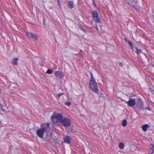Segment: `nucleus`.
<instances>
[{"instance_id":"23","label":"nucleus","mask_w":154,"mask_h":154,"mask_svg":"<svg viewBox=\"0 0 154 154\" xmlns=\"http://www.w3.org/2000/svg\"><path fill=\"white\" fill-rule=\"evenodd\" d=\"M63 94V93H60V94H58L57 95V96L58 97V98H59Z\"/></svg>"},{"instance_id":"5","label":"nucleus","mask_w":154,"mask_h":154,"mask_svg":"<svg viewBox=\"0 0 154 154\" xmlns=\"http://www.w3.org/2000/svg\"><path fill=\"white\" fill-rule=\"evenodd\" d=\"M61 123L62 125L66 127H69L71 124V122L70 119L68 118H65L62 119Z\"/></svg>"},{"instance_id":"11","label":"nucleus","mask_w":154,"mask_h":154,"mask_svg":"<svg viewBox=\"0 0 154 154\" xmlns=\"http://www.w3.org/2000/svg\"><path fill=\"white\" fill-rule=\"evenodd\" d=\"M71 137L69 136H67L65 138L64 141L65 143L68 144H70L71 143Z\"/></svg>"},{"instance_id":"2","label":"nucleus","mask_w":154,"mask_h":154,"mask_svg":"<svg viewBox=\"0 0 154 154\" xmlns=\"http://www.w3.org/2000/svg\"><path fill=\"white\" fill-rule=\"evenodd\" d=\"M90 73L91 78L89 82L90 88L95 93L98 94L99 91L97 84L95 81L92 74L91 73Z\"/></svg>"},{"instance_id":"31","label":"nucleus","mask_w":154,"mask_h":154,"mask_svg":"<svg viewBox=\"0 0 154 154\" xmlns=\"http://www.w3.org/2000/svg\"><path fill=\"white\" fill-rule=\"evenodd\" d=\"M135 107H134V109H135Z\"/></svg>"},{"instance_id":"25","label":"nucleus","mask_w":154,"mask_h":154,"mask_svg":"<svg viewBox=\"0 0 154 154\" xmlns=\"http://www.w3.org/2000/svg\"><path fill=\"white\" fill-rule=\"evenodd\" d=\"M126 42H128L129 43V42H130L129 40H128L127 38H124Z\"/></svg>"},{"instance_id":"10","label":"nucleus","mask_w":154,"mask_h":154,"mask_svg":"<svg viewBox=\"0 0 154 154\" xmlns=\"http://www.w3.org/2000/svg\"><path fill=\"white\" fill-rule=\"evenodd\" d=\"M55 75L57 78L60 79L63 78V75L61 72L59 71H56L55 73Z\"/></svg>"},{"instance_id":"7","label":"nucleus","mask_w":154,"mask_h":154,"mask_svg":"<svg viewBox=\"0 0 154 154\" xmlns=\"http://www.w3.org/2000/svg\"><path fill=\"white\" fill-rule=\"evenodd\" d=\"M93 17L94 20L97 23H100V20L99 18L97 12L96 11H93Z\"/></svg>"},{"instance_id":"17","label":"nucleus","mask_w":154,"mask_h":154,"mask_svg":"<svg viewBox=\"0 0 154 154\" xmlns=\"http://www.w3.org/2000/svg\"><path fill=\"white\" fill-rule=\"evenodd\" d=\"M128 44H129V46L131 47V49L133 50L134 49V47L133 46V44L131 42H129Z\"/></svg>"},{"instance_id":"8","label":"nucleus","mask_w":154,"mask_h":154,"mask_svg":"<svg viewBox=\"0 0 154 154\" xmlns=\"http://www.w3.org/2000/svg\"><path fill=\"white\" fill-rule=\"evenodd\" d=\"M126 103L129 106L133 107L136 104V102L135 99H133L130 97L129 100L126 102Z\"/></svg>"},{"instance_id":"9","label":"nucleus","mask_w":154,"mask_h":154,"mask_svg":"<svg viewBox=\"0 0 154 154\" xmlns=\"http://www.w3.org/2000/svg\"><path fill=\"white\" fill-rule=\"evenodd\" d=\"M26 35L27 36L30 38H32L35 40H38L37 35L35 34L28 32H26Z\"/></svg>"},{"instance_id":"18","label":"nucleus","mask_w":154,"mask_h":154,"mask_svg":"<svg viewBox=\"0 0 154 154\" xmlns=\"http://www.w3.org/2000/svg\"><path fill=\"white\" fill-rule=\"evenodd\" d=\"M136 49L137 51V54H138L142 52L141 50L140 49H138V48H136Z\"/></svg>"},{"instance_id":"19","label":"nucleus","mask_w":154,"mask_h":154,"mask_svg":"<svg viewBox=\"0 0 154 154\" xmlns=\"http://www.w3.org/2000/svg\"><path fill=\"white\" fill-rule=\"evenodd\" d=\"M5 113V111L3 109H2L0 111V114H1V115H4Z\"/></svg>"},{"instance_id":"14","label":"nucleus","mask_w":154,"mask_h":154,"mask_svg":"<svg viewBox=\"0 0 154 154\" xmlns=\"http://www.w3.org/2000/svg\"><path fill=\"white\" fill-rule=\"evenodd\" d=\"M149 127V125L148 124H146L144 125H143L142 126V128L143 130L144 131H146L147 130V128Z\"/></svg>"},{"instance_id":"20","label":"nucleus","mask_w":154,"mask_h":154,"mask_svg":"<svg viewBox=\"0 0 154 154\" xmlns=\"http://www.w3.org/2000/svg\"><path fill=\"white\" fill-rule=\"evenodd\" d=\"M53 73V71L51 69H48L46 72V73L49 74H51Z\"/></svg>"},{"instance_id":"21","label":"nucleus","mask_w":154,"mask_h":154,"mask_svg":"<svg viewBox=\"0 0 154 154\" xmlns=\"http://www.w3.org/2000/svg\"><path fill=\"white\" fill-rule=\"evenodd\" d=\"M79 28L81 29L82 31H84L85 33H86V31L85 29L84 28L82 27V26H79Z\"/></svg>"},{"instance_id":"1","label":"nucleus","mask_w":154,"mask_h":154,"mask_svg":"<svg viewBox=\"0 0 154 154\" xmlns=\"http://www.w3.org/2000/svg\"><path fill=\"white\" fill-rule=\"evenodd\" d=\"M50 124L46 122L41 125V128L37 130L36 132L37 136L40 138H43L45 132L47 133V130H49Z\"/></svg>"},{"instance_id":"26","label":"nucleus","mask_w":154,"mask_h":154,"mask_svg":"<svg viewBox=\"0 0 154 154\" xmlns=\"http://www.w3.org/2000/svg\"><path fill=\"white\" fill-rule=\"evenodd\" d=\"M119 66H123V64L122 62H120L119 63Z\"/></svg>"},{"instance_id":"15","label":"nucleus","mask_w":154,"mask_h":154,"mask_svg":"<svg viewBox=\"0 0 154 154\" xmlns=\"http://www.w3.org/2000/svg\"><path fill=\"white\" fill-rule=\"evenodd\" d=\"M127 124V121L126 120L124 119L122 122V126H126Z\"/></svg>"},{"instance_id":"6","label":"nucleus","mask_w":154,"mask_h":154,"mask_svg":"<svg viewBox=\"0 0 154 154\" xmlns=\"http://www.w3.org/2000/svg\"><path fill=\"white\" fill-rule=\"evenodd\" d=\"M125 3L132 6L134 9L137 10V1L134 0H124Z\"/></svg>"},{"instance_id":"3","label":"nucleus","mask_w":154,"mask_h":154,"mask_svg":"<svg viewBox=\"0 0 154 154\" xmlns=\"http://www.w3.org/2000/svg\"><path fill=\"white\" fill-rule=\"evenodd\" d=\"M63 118V116L60 113L54 114L51 117V120L54 122H61Z\"/></svg>"},{"instance_id":"30","label":"nucleus","mask_w":154,"mask_h":154,"mask_svg":"<svg viewBox=\"0 0 154 154\" xmlns=\"http://www.w3.org/2000/svg\"><path fill=\"white\" fill-rule=\"evenodd\" d=\"M94 6H95V7H96V4H95V3H94Z\"/></svg>"},{"instance_id":"22","label":"nucleus","mask_w":154,"mask_h":154,"mask_svg":"<svg viewBox=\"0 0 154 154\" xmlns=\"http://www.w3.org/2000/svg\"><path fill=\"white\" fill-rule=\"evenodd\" d=\"M65 104L68 106H70L71 105V103L69 101H68L65 103Z\"/></svg>"},{"instance_id":"28","label":"nucleus","mask_w":154,"mask_h":154,"mask_svg":"<svg viewBox=\"0 0 154 154\" xmlns=\"http://www.w3.org/2000/svg\"><path fill=\"white\" fill-rule=\"evenodd\" d=\"M2 123V122L1 121H0V125H1Z\"/></svg>"},{"instance_id":"16","label":"nucleus","mask_w":154,"mask_h":154,"mask_svg":"<svg viewBox=\"0 0 154 154\" xmlns=\"http://www.w3.org/2000/svg\"><path fill=\"white\" fill-rule=\"evenodd\" d=\"M119 147L120 149H123L124 148V143H120L119 145Z\"/></svg>"},{"instance_id":"27","label":"nucleus","mask_w":154,"mask_h":154,"mask_svg":"<svg viewBox=\"0 0 154 154\" xmlns=\"http://www.w3.org/2000/svg\"><path fill=\"white\" fill-rule=\"evenodd\" d=\"M2 105L0 104V111L2 109Z\"/></svg>"},{"instance_id":"24","label":"nucleus","mask_w":154,"mask_h":154,"mask_svg":"<svg viewBox=\"0 0 154 154\" xmlns=\"http://www.w3.org/2000/svg\"><path fill=\"white\" fill-rule=\"evenodd\" d=\"M145 109H147L148 110H151V108L149 107H145Z\"/></svg>"},{"instance_id":"12","label":"nucleus","mask_w":154,"mask_h":154,"mask_svg":"<svg viewBox=\"0 0 154 154\" xmlns=\"http://www.w3.org/2000/svg\"><path fill=\"white\" fill-rule=\"evenodd\" d=\"M73 5L74 3L72 1H70L68 2V6L69 8L72 9L73 8Z\"/></svg>"},{"instance_id":"29","label":"nucleus","mask_w":154,"mask_h":154,"mask_svg":"<svg viewBox=\"0 0 154 154\" xmlns=\"http://www.w3.org/2000/svg\"><path fill=\"white\" fill-rule=\"evenodd\" d=\"M57 1H58V3H59L60 4V1H59V0H57Z\"/></svg>"},{"instance_id":"13","label":"nucleus","mask_w":154,"mask_h":154,"mask_svg":"<svg viewBox=\"0 0 154 154\" xmlns=\"http://www.w3.org/2000/svg\"><path fill=\"white\" fill-rule=\"evenodd\" d=\"M18 60V59L17 58H14L12 60V64L14 65H17Z\"/></svg>"},{"instance_id":"4","label":"nucleus","mask_w":154,"mask_h":154,"mask_svg":"<svg viewBox=\"0 0 154 154\" xmlns=\"http://www.w3.org/2000/svg\"><path fill=\"white\" fill-rule=\"evenodd\" d=\"M136 106L139 110L145 109L143 100L141 98H138L136 102Z\"/></svg>"}]
</instances>
